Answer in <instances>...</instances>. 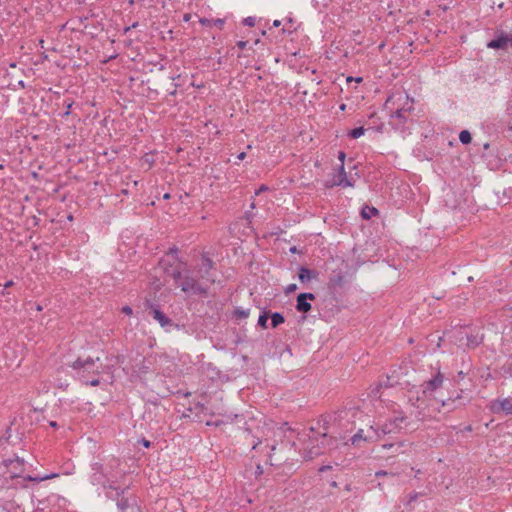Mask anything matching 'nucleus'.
<instances>
[{
  "instance_id": "nucleus-1",
  "label": "nucleus",
  "mask_w": 512,
  "mask_h": 512,
  "mask_svg": "<svg viewBox=\"0 0 512 512\" xmlns=\"http://www.w3.org/2000/svg\"><path fill=\"white\" fill-rule=\"evenodd\" d=\"M121 473L115 472L112 469V465L104 466L99 463L92 464V474L90 481L93 485H100L106 491L107 497L111 499H117V507L121 512H124L130 507L129 499L120 496L124 494L127 488L120 489L115 486L117 479L121 476Z\"/></svg>"
},
{
  "instance_id": "nucleus-2",
  "label": "nucleus",
  "mask_w": 512,
  "mask_h": 512,
  "mask_svg": "<svg viewBox=\"0 0 512 512\" xmlns=\"http://www.w3.org/2000/svg\"><path fill=\"white\" fill-rule=\"evenodd\" d=\"M385 108L390 111V125L395 129H401L413 109V100L406 93H395L388 97Z\"/></svg>"
},
{
  "instance_id": "nucleus-3",
  "label": "nucleus",
  "mask_w": 512,
  "mask_h": 512,
  "mask_svg": "<svg viewBox=\"0 0 512 512\" xmlns=\"http://www.w3.org/2000/svg\"><path fill=\"white\" fill-rule=\"evenodd\" d=\"M6 468L8 469V472L10 473L11 478L16 477H23L24 479H27L29 481L33 482H41L48 479H53L59 476L58 473H51V474H45V475H36V476H23V470H24V460L20 459L19 457H16L14 459H8L4 461Z\"/></svg>"
},
{
  "instance_id": "nucleus-4",
  "label": "nucleus",
  "mask_w": 512,
  "mask_h": 512,
  "mask_svg": "<svg viewBox=\"0 0 512 512\" xmlns=\"http://www.w3.org/2000/svg\"><path fill=\"white\" fill-rule=\"evenodd\" d=\"M456 342L460 346H466L469 349H474L479 346L484 339V335L479 329H472L471 327L464 326L455 330Z\"/></svg>"
},
{
  "instance_id": "nucleus-5",
  "label": "nucleus",
  "mask_w": 512,
  "mask_h": 512,
  "mask_svg": "<svg viewBox=\"0 0 512 512\" xmlns=\"http://www.w3.org/2000/svg\"><path fill=\"white\" fill-rule=\"evenodd\" d=\"M308 442L305 444L303 448V457L305 459H313L316 456H319L324 453L325 446L327 442V435L323 433L321 438L318 439L315 437V432L313 429L310 430L309 434H307Z\"/></svg>"
},
{
  "instance_id": "nucleus-6",
  "label": "nucleus",
  "mask_w": 512,
  "mask_h": 512,
  "mask_svg": "<svg viewBox=\"0 0 512 512\" xmlns=\"http://www.w3.org/2000/svg\"><path fill=\"white\" fill-rule=\"evenodd\" d=\"M394 413L395 415L385 423H376L374 425L375 428L380 429L379 439L387 434L397 433L402 429L403 424L406 421V416L402 411H394Z\"/></svg>"
},
{
  "instance_id": "nucleus-7",
  "label": "nucleus",
  "mask_w": 512,
  "mask_h": 512,
  "mask_svg": "<svg viewBox=\"0 0 512 512\" xmlns=\"http://www.w3.org/2000/svg\"><path fill=\"white\" fill-rule=\"evenodd\" d=\"M199 280V278L197 279L189 273L185 274L183 281L180 283L181 290L185 293L206 296L208 294L209 287L204 284L203 281L200 282Z\"/></svg>"
},
{
  "instance_id": "nucleus-8",
  "label": "nucleus",
  "mask_w": 512,
  "mask_h": 512,
  "mask_svg": "<svg viewBox=\"0 0 512 512\" xmlns=\"http://www.w3.org/2000/svg\"><path fill=\"white\" fill-rule=\"evenodd\" d=\"M380 429L370 425L366 430L358 429V431L350 438L352 445L361 446V442H374L379 440Z\"/></svg>"
},
{
  "instance_id": "nucleus-9",
  "label": "nucleus",
  "mask_w": 512,
  "mask_h": 512,
  "mask_svg": "<svg viewBox=\"0 0 512 512\" xmlns=\"http://www.w3.org/2000/svg\"><path fill=\"white\" fill-rule=\"evenodd\" d=\"M213 268L214 262L212 259L209 258L206 254L202 255L201 264L197 268V275L198 278L204 282V284H213L215 282V277L211 273Z\"/></svg>"
},
{
  "instance_id": "nucleus-10",
  "label": "nucleus",
  "mask_w": 512,
  "mask_h": 512,
  "mask_svg": "<svg viewBox=\"0 0 512 512\" xmlns=\"http://www.w3.org/2000/svg\"><path fill=\"white\" fill-rule=\"evenodd\" d=\"M326 187L339 186L342 188L353 187L354 183L347 178V174L343 165H340L332 174L331 180L325 185Z\"/></svg>"
},
{
  "instance_id": "nucleus-11",
  "label": "nucleus",
  "mask_w": 512,
  "mask_h": 512,
  "mask_svg": "<svg viewBox=\"0 0 512 512\" xmlns=\"http://www.w3.org/2000/svg\"><path fill=\"white\" fill-rule=\"evenodd\" d=\"M444 375L438 371L431 379L422 384V392L425 396L431 397L434 392L443 386Z\"/></svg>"
},
{
  "instance_id": "nucleus-12",
  "label": "nucleus",
  "mask_w": 512,
  "mask_h": 512,
  "mask_svg": "<svg viewBox=\"0 0 512 512\" xmlns=\"http://www.w3.org/2000/svg\"><path fill=\"white\" fill-rule=\"evenodd\" d=\"M489 409L494 414L512 415V399L501 398L492 400L489 403Z\"/></svg>"
},
{
  "instance_id": "nucleus-13",
  "label": "nucleus",
  "mask_w": 512,
  "mask_h": 512,
  "mask_svg": "<svg viewBox=\"0 0 512 512\" xmlns=\"http://www.w3.org/2000/svg\"><path fill=\"white\" fill-rule=\"evenodd\" d=\"M509 46H512V33L500 32L487 43V48L496 50H506Z\"/></svg>"
},
{
  "instance_id": "nucleus-14",
  "label": "nucleus",
  "mask_w": 512,
  "mask_h": 512,
  "mask_svg": "<svg viewBox=\"0 0 512 512\" xmlns=\"http://www.w3.org/2000/svg\"><path fill=\"white\" fill-rule=\"evenodd\" d=\"M96 361H99V358L93 359L91 357H88L85 360H82V359L78 358L77 360L72 362L69 366L73 370L77 371V374H78V376L81 379H84L85 378V373H89L90 372V368L92 366H94Z\"/></svg>"
},
{
  "instance_id": "nucleus-15",
  "label": "nucleus",
  "mask_w": 512,
  "mask_h": 512,
  "mask_svg": "<svg viewBox=\"0 0 512 512\" xmlns=\"http://www.w3.org/2000/svg\"><path fill=\"white\" fill-rule=\"evenodd\" d=\"M315 295L310 292L300 293L296 299V309L299 312L307 313L311 310V304L309 300H314Z\"/></svg>"
},
{
  "instance_id": "nucleus-16",
  "label": "nucleus",
  "mask_w": 512,
  "mask_h": 512,
  "mask_svg": "<svg viewBox=\"0 0 512 512\" xmlns=\"http://www.w3.org/2000/svg\"><path fill=\"white\" fill-rule=\"evenodd\" d=\"M150 313L153 319L156 320L161 325V327L166 328L172 325L171 319L166 316L158 307H153Z\"/></svg>"
},
{
  "instance_id": "nucleus-17",
  "label": "nucleus",
  "mask_w": 512,
  "mask_h": 512,
  "mask_svg": "<svg viewBox=\"0 0 512 512\" xmlns=\"http://www.w3.org/2000/svg\"><path fill=\"white\" fill-rule=\"evenodd\" d=\"M226 20H227V17L217 18V19L203 17V18L199 19V23L205 27H209V28L215 27L219 30H222L224 28Z\"/></svg>"
},
{
  "instance_id": "nucleus-18",
  "label": "nucleus",
  "mask_w": 512,
  "mask_h": 512,
  "mask_svg": "<svg viewBox=\"0 0 512 512\" xmlns=\"http://www.w3.org/2000/svg\"><path fill=\"white\" fill-rule=\"evenodd\" d=\"M316 276L317 272L314 270L308 269L306 267H300L299 269L298 279L302 283L309 282L313 278H316Z\"/></svg>"
},
{
  "instance_id": "nucleus-19",
  "label": "nucleus",
  "mask_w": 512,
  "mask_h": 512,
  "mask_svg": "<svg viewBox=\"0 0 512 512\" xmlns=\"http://www.w3.org/2000/svg\"><path fill=\"white\" fill-rule=\"evenodd\" d=\"M419 401H420V398L418 396L415 399L412 395L409 397V402L411 403V405L415 406L418 409V411L415 414V417L418 420H423L425 417V413L422 411L421 405L417 404Z\"/></svg>"
},
{
  "instance_id": "nucleus-20",
  "label": "nucleus",
  "mask_w": 512,
  "mask_h": 512,
  "mask_svg": "<svg viewBox=\"0 0 512 512\" xmlns=\"http://www.w3.org/2000/svg\"><path fill=\"white\" fill-rule=\"evenodd\" d=\"M379 213L378 209H376L375 207H370V206H364L361 210V216L364 218V219H371L373 216L377 215Z\"/></svg>"
},
{
  "instance_id": "nucleus-21",
  "label": "nucleus",
  "mask_w": 512,
  "mask_h": 512,
  "mask_svg": "<svg viewBox=\"0 0 512 512\" xmlns=\"http://www.w3.org/2000/svg\"><path fill=\"white\" fill-rule=\"evenodd\" d=\"M271 326L272 328H276L280 324H283L285 322V318L282 313L280 312H273L271 315Z\"/></svg>"
},
{
  "instance_id": "nucleus-22",
  "label": "nucleus",
  "mask_w": 512,
  "mask_h": 512,
  "mask_svg": "<svg viewBox=\"0 0 512 512\" xmlns=\"http://www.w3.org/2000/svg\"><path fill=\"white\" fill-rule=\"evenodd\" d=\"M459 140L462 144H470L472 141L471 133L468 130H462L459 133Z\"/></svg>"
},
{
  "instance_id": "nucleus-23",
  "label": "nucleus",
  "mask_w": 512,
  "mask_h": 512,
  "mask_svg": "<svg viewBox=\"0 0 512 512\" xmlns=\"http://www.w3.org/2000/svg\"><path fill=\"white\" fill-rule=\"evenodd\" d=\"M365 129L363 127L354 128L349 131L348 136L352 139H357L364 135Z\"/></svg>"
},
{
  "instance_id": "nucleus-24",
  "label": "nucleus",
  "mask_w": 512,
  "mask_h": 512,
  "mask_svg": "<svg viewBox=\"0 0 512 512\" xmlns=\"http://www.w3.org/2000/svg\"><path fill=\"white\" fill-rule=\"evenodd\" d=\"M344 283V279L341 275L334 276L330 279L329 285L330 287L336 288L341 287Z\"/></svg>"
},
{
  "instance_id": "nucleus-25",
  "label": "nucleus",
  "mask_w": 512,
  "mask_h": 512,
  "mask_svg": "<svg viewBox=\"0 0 512 512\" xmlns=\"http://www.w3.org/2000/svg\"><path fill=\"white\" fill-rule=\"evenodd\" d=\"M501 374L505 378H512V365L511 364H504L501 367Z\"/></svg>"
},
{
  "instance_id": "nucleus-26",
  "label": "nucleus",
  "mask_w": 512,
  "mask_h": 512,
  "mask_svg": "<svg viewBox=\"0 0 512 512\" xmlns=\"http://www.w3.org/2000/svg\"><path fill=\"white\" fill-rule=\"evenodd\" d=\"M269 314L268 312L264 311L258 318V325L264 329L267 328V321H268Z\"/></svg>"
},
{
  "instance_id": "nucleus-27",
  "label": "nucleus",
  "mask_w": 512,
  "mask_h": 512,
  "mask_svg": "<svg viewBox=\"0 0 512 512\" xmlns=\"http://www.w3.org/2000/svg\"><path fill=\"white\" fill-rule=\"evenodd\" d=\"M235 316L239 319H245L249 316V310L248 309H241L237 308L234 312Z\"/></svg>"
},
{
  "instance_id": "nucleus-28",
  "label": "nucleus",
  "mask_w": 512,
  "mask_h": 512,
  "mask_svg": "<svg viewBox=\"0 0 512 512\" xmlns=\"http://www.w3.org/2000/svg\"><path fill=\"white\" fill-rule=\"evenodd\" d=\"M242 23L245 26L253 27L256 24V18L252 16L246 17L243 19Z\"/></svg>"
},
{
  "instance_id": "nucleus-29",
  "label": "nucleus",
  "mask_w": 512,
  "mask_h": 512,
  "mask_svg": "<svg viewBox=\"0 0 512 512\" xmlns=\"http://www.w3.org/2000/svg\"><path fill=\"white\" fill-rule=\"evenodd\" d=\"M375 476L376 477H382V476H386V477H391V478H394L396 476L395 473H392V472H387V471H384V470H379L375 473Z\"/></svg>"
},
{
  "instance_id": "nucleus-30",
  "label": "nucleus",
  "mask_w": 512,
  "mask_h": 512,
  "mask_svg": "<svg viewBox=\"0 0 512 512\" xmlns=\"http://www.w3.org/2000/svg\"><path fill=\"white\" fill-rule=\"evenodd\" d=\"M85 385L98 386L100 384L99 378H93L92 380L82 379Z\"/></svg>"
},
{
  "instance_id": "nucleus-31",
  "label": "nucleus",
  "mask_w": 512,
  "mask_h": 512,
  "mask_svg": "<svg viewBox=\"0 0 512 512\" xmlns=\"http://www.w3.org/2000/svg\"><path fill=\"white\" fill-rule=\"evenodd\" d=\"M420 496V493L418 492H412L409 494L408 496V501H407V504H411L412 502L416 501Z\"/></svg>"
},
{
  "instance_id": "nucleus-32",
  "label": "nucleus",
  "mask_w": 512,
  "mask_h": 512,
  "mask_svg": "<svg viewBox=\"0 0 512 512\" xmlns=\"http://www.w3.org/2000/svg\"><path fill=\"white\" fill-rule=\"evenodd\" d=\"M296 289H297V285H296V284H294V283L289 284V285L285 288V293H286V294H290V293H292V292L296 291Z\"/></svg>"
},
{
  "instance_id": "nucleus-33",
  "label": "nucleus",
  "mask_w": 512,
  "mask_h": 512,
  "mask_svg": "<svg viewBox=\"0 0 512 512\" xmlns=\"http://www.w3.org/2000/svg\"><path fill=\"white\" fill-rule=\"evenodd\" d=\"M173 278L176 281L181 280V282H182L183 278H184V275L180 271H176V272L173 273Z\"/></svg>"
},
{
  "instance_id": "nucleus-34",
  "label": "nucleus",
  "mask_w": 512,
  "mask_h": 512,
  "mask_svg": "<svg viewBox=\"0 0 512 512\" xmlns=\"http://www.w3.org/2000/svg\"><path fill=\"white\" fill-rule=\"evenodd\" d=\"M236 45L239 49L242 50L246 48V46L248 45V41L240 40L236 43Z\"/></svg>"
},
{
  "instance_id": "nucleus-35",
  "label": "nucleus",
  "mask_w": 512,
  "mask_h": 512,
  "mask_svg": "<svg viewBox=\"0 0 512 512\" xmlns=\"http://www.w3.org/2000/svg\"><path fill=\"white\" fill-rule=\"evenodd\" d=\"M345 158H346V154H345V152L340 151V152L338 153V159H339V161L341 162V164H340V165H343V166H344Z\"/></svg>"
},
{
  "instance_id": "nucleus-36",
  "label": "nucleus",
  "mask_w": 512,
  "mask_h": 512,
  "mask_svg": "<svg viewBox=\"0 0 512 512\" xmlns=\"http://www.w3.org/2000/svg\"><path fill=\"white\" fill-rule=\"evenodd\" d=\"M122 312L126 315H131L133 313V310L130 306H124L122 308Z\"/></svg>"
},
{
  "instance_id": "nucleus-37",
  "label": "nucleus",
  "mask_w": 512,
  "mask_h": 512,
  "mask_svg": "<svg viewBox=\"0 0 512 512\" xmlns=\"http://www.w3.org/2000/svg\"><path fill=\"white\" fill-rule=\"evenodd\" d=\"M268 190V187L266 185H261L256 191H255V195H259L260 193L264 192Z\"/></svg>"
},
{
  "instance_id": "nucleus-38",
  "label": "nucleus",
  "mask_w": 512,
  "mask_h": 512,
  "mask_svg": "<svg viewBox=\"0 0 512 512\" xmlns=\"http://www.w3.org/2000/svg\"><path fill=\"white\" fill-rule=\"evenodd\" d=\"M71 107H72V103H68L65 108V112H64L63 116H68L70 114Z\"/></svg>"
},
{
  "instance_id": "nucleus-39",
  "label": "nucleus",
  "mask_w": 512,
  "mask_h": 512,
  "mask_svg": "<svg viewBox=\"0 0 512 512\" xmlns=\"http://www.w3.org/2000/svg\"><path fill=\"white\" fill-rule=\"evenodd\" d=\"M140 442H141V443H142V445H143L144 447H146V448H149V447H150V445H151V442H150V441H148V440H147V439H145V438L141 439V441H140Z\"/></svg>"
},
{
  "instance_id": "nucleus-40",
  "label": "nucleus",
  "mask_w": 512,
  "mask_h": 512,
  "mask_svg": "<svg viewBox=\"0 0 512 512\" xmlns=\"http://www.w3.org/2000/svg\"><path fill=\"white\" fill-rule=\"evenodd\" d=\"M450 402H454V400H453V399H451V398H449V399H447V400H442V401H441V406H442V407H445V406L449 405V403H450Z\"/></svg>"
},
{
  "instance_id": "nucleus-41",
  "label": "nucleus",
  "mask_w": 512,
  "mask_h": 512,
  "mask_svg": "<svg viewBox=\"0 0 512 512\" xmlns=\"http://www.w3.org/2000/svg\"><path fill=\"white\" fill-rule=\"evenodd\" d=\"M245 157H246V153H245V152H241V153H239V154L237 155V159H238L239 161L244 160V159H245Z\"/></svg>"
},
{
  "instance_id": "nucleus-42",
  "label": "nucleus",
  "mask_w": 512,
  "mask_h": 512,
  "mask_svg": "<svg viewBox=\"0 0 512 512\" xmlns=\"http://www.w3.org/2000/svg\"><path fill=\"white\" fill-rule=\"evenodd\" d=\"M14 285V282L12 280H9L7 281L5 284H4V289L6 288H9V287H12Z\"/></svg>"
},
{
  "instance_id": "nucleus-43",
  "label": "nucleus",
  "mask_w": 512,
  "mask_h": 512,
  "mask_svg": "<svg viewBox=\"0 0 512 512\" xmlns=\"http://www.w3.org/2000/svg\"><path fill=\"white\" fill-rule=\"evenodd\" d=\"M394 446H395V444H392V443L391 444H384L383 448L384 449H390V448H393Z\"/></svg>"
},
{
  "instance_id": "nucleus-44",
  "label": "nucleus",
  "mask_w": 512,
  "mask_h": 512,
  "mask_svg": "<svg viewBox=\"0 0 512 512\" xmlns=\"http://www.w3.org/2000/svg\"><path fill=\"white\" fill-rule=\"evenodd\" d=\"M280 25H281V21L280 20H274L273 26L279 27Z\"/></svg>"
},
{
  "instance_id": "nucleus-45",
  "label": "nucleus",
  "mask_w": 512,
  "mask_h": 512,
  "mask_svg": "<svg viewBox=\"0 0 512 512\" xmlns=\"http://www.w3.org/2000/svg\"><path fill=\"white\" fill-rule=\"evenodd\" d=\"M49 424H50V426H51V427H53V428L58 427V424H57V422H55V421H51Z\"/></svg>"
},
{
  "instance_id": "nucleus-46",
  "label": "nucleus",
  "mask_w": 512,
  "mask_h": 512,
  "mask_svg": "<svg viewBox=\"0 0 512 512\" xmlns=\"http://www.w3.org/2000/svg\"><path fill=\"white\" fill-rule=\"evenodd\" d=\"M137 26V23H133L131 27L125 28V31H129L131 28H135Z\"/></svg>"
},
{
  "instance_id": "nucleus-47",
  "label": "nucleus",
  "mask_w": 512,
  "mask_h": 512,
  "mask_svg": "<svg viewBox=\"0 0 512 512\" xmlns=\"http://www.w3.org/2000/svg\"><path fill=\"white\" fill-rule=\"evenodd\" d=\"M0 512H9L4 506L0 505Z\"/></svg>"
},
{
  "instance_id": "nucleus-48",
  "label": "nucleus",
  "mask_w": 512,
  "mask_h": 512,
  "mask_svg": "<svg viewBox=\"0 0 512 512\" xmlns=\"http://www.w3.org/2000/svg\"><path fill=\"white\" fill-rule=\"evenodd\" d=\"M464 430H465V431H468V432H471V431H472V427L469 425V426L465 427V429H464Z\"/></svg>"
},
{
  "instance_id": "nucleus-49",
  "label": "nucleus",
  "mask_w": 512,
  "mask_h": 512,
  "mask_svg": "<svg viewBox=\"0 0 512 512\" xmlns=\"http://www.w3.org/2000/svg\"><path fill=\"white\" fill-rule=\"evenodd\" d=\"M260 443H261V441L259 440L257 443H255V444L253 445V447H252V448H253V449H256V447H257Z\"/></svg>"
},
{
  "instance_id": "nucleus-50",
  "label": "nucleus",
  "mask_w": 512,
  "mask_h": 512,
  "mask_svg": "<svg viewBox=\"0 0 512 512\" xmlns=\"http://www.w3.org/2000/svg\"><path fill=\"white\" fill-rule=\"evenodd\" d=\"M420 470H417L416 473H415V478H418V476L420 475Z\"/></svg>"
},
{
  "instance_id": "nucleus-51",
  "label": "nucleus",
  "mask_w": 512,
  "mask_h": 512,
  "mask_svg": "<svg viewBox=\"0 0 512 512\" xmlns=\"http://www.w3.org/2000/svg\"><path fill=\"white\" fill-rule=\"evenodd\" d=\"M18 84H19V86L24 87V81L21 80V81H19Z\"/></svg>"
},
{
  "instance_id": "nucleus-52",
  "label": "nucleus",
  "mask_w": 512,
  "mask_h": 512,
  "mask_svg": "<svg viewBox=\"0 0 512 512\" xmlns=\"http://www.w3.org/2000/svg\"><path fill=\"white\" fill-rule=\"evenodd\" d=\"M345 108H346V105L345 104H341L340 109L341 110H345Z\"/></svg>"
},
{
  "instance_id": "nucleus-53",
  "label": "nucleus",
  "mask_w": 512,
  "mask_h": 512,
  "mask_svg": "<svg viewBox=\"0 0 512 512\" xmlns=\"http://www.w3.org/2000/svg\"><path fill=\"white\" fill-rule=\"evenodd\" d=\"M184 20L188 21L189 20V15H185L184 16Z\"/></svg>"
},
{
  "instance_id": "nucleus-54",
  "label": "nucleus",
  "mask_w": 512,
  "mask_h": 512,
  "mask_svg": "<svg viewBox=\"0 0 512 512\" xmlns=\"http://www.w3.org/2000/svg\"><path fill=\"white\" fill-rule=\"evenodd\" d=\"M275 449H276V446H275V445H272V446H271V451H275Z\"/></svg>"
},
{
  "instance_id": "nucleus-55",
  "label": "nucleus",
  "mask_w": 512,
  "mask_h": 512,
  "mask_svg": "<svg viewBox=\"0 0 512 512\" xmlns=\"http://www.w3.org/2000/svg\"><path fill=\"white\" fill-rule=\"evenodd\" d=\"M172 253H177V249L176 248H173L171 249Z\"/></svg>"
},
{
  "instance_id": "nucleus-56",
  "label": "nucleus",
  "mask_w": 512,
  "mask_h": 512,
  "mask_svg": "<svg viewBox=\"0 0 512 512\" xmlns=\"http://www.w3.org/2000/svg\"><path fill=\"white\" fill-rule=\"evenodd\" d=\"M37 310L38 311H41L42 310V307L40 305L37 306Z\"/></svg>"
},
{
  "instance_id": "nucleus-57",
  "label": "nucleus",
  "mask_w": 512,
  "mask_h": 512,
  "mask_svg": "<svg viewBox=\"0 0 512 512\" xmlns=\"http://www.w3.org/2000/svg\"><path fill=\"white\" fill-rule=\"evenodd\" d=\"M257 472H261V467L257 466Z\"/></svg>"
},
{
  "instance_id": "nucleus-58",
  "label": "nucleus",
  "mask_w": 512,
  "mask_h": 512,
  "mask_svg": "<svg viewBox=\"0 0 512 512\" xmlns=\"http://www.w3.org/2000/svg\"><path fill=\"white\" fill-rule=\"evenodd\" d=\"M257 472H261V467L257 466Z\"/></svg>"
},
{
  "instance_id": "nucleus-59",
  "label": "nucleus",
  "mask_w": 512,
  "mask_h": 512,
  "mask_svg": "<svg viewBox=\"0 0 512 512\" xmlns=\"http://www.w3.org/2000/svg\"><path fill=\"white\" fill-rule=\"evenodd\" d=\"M129 4L130 5L134 4V0H129Z\"/></svg>"
},
{
  "instance_id": "nucleus-60",
  "label": "nucleus",
  "mask_w": 512,
  "mask_h": 512,
  "mask_svg": "<svg viewBox=\"0 0 512 512\" xmlns=\"http://www.w3.org/2000/svg\"><path fill=\"white\" fill-rule=\"evenodd\" d=\"M295 250H296V248H295V247H293V248H291V249H290V251H291V252H295Z\"/></svg>"
},
{
  "instance_id": "nucleus-61",
  "label": "nucleus",
  "mask_w": 512,
  "mask_h": 512,
  "mask_svg": "<svg viewBox=\"0 0 512 512\" xmlns=\"http://www.w3.org/2000/svg\"><path fill=\"white\" fill-rule=\"evenodd\" d=\"M164 198L168 199L169 198V194H165Z\"/></svg>"
}]
</instances>
